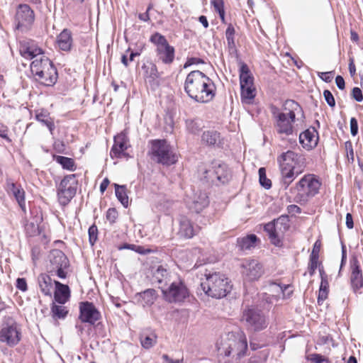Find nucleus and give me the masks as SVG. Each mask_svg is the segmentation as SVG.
<instances>
[{
    "mask_svg": "<svg viewBox=\"0 0 363 363\" xmlns=\"http://www.w3.org/2000/svg\"><path fill=\"white\" fill-rule=\"evenodd\" d=\"M21 55L27 59H34L30 64V70L37 81L45 86L54 85L57 79V69L52 61L44 55L41 48L33 43L21 44Z\"/></svg>",
    "mask_w": 363,
    "mask_h": 363,
    "instance_id": "nucleus-1",
    "label": "nucleus"
},
{
    "mask_svg": "<svg viewBox=\"0 0 363 363\" xmlns=\"http://www.w3.org/2000/svg\"><path fill=\"white\" fill-rule=\"evenodd\" d=\"M184 90L191 99L203 104L211 101L216 94L213 81L199 70L191 71L187 74Z\"/></svg>",
    "mask_w": 363,
    "mask_h": 363,
    "instance_id": "nucleus-2",
    "label": "nucleus"
},
{
    "mask_svg": "<svg viewBox=\"0 0 363 363\" xmlns=\"http://www.w3.org/2000/svg\"><path fill=\"white\" fill-rule=\"evenodd\" d=\"M206 280L201 284L202 290L208 296L221 298L225 297L231 290L228 279L219 272L206 274Z\"/></svg>",
    "mask_w": 363,
    "mask_h": 363,
    "instance_id": "nucleus-3",
    "label": "nucleus"
},
{
    "mask_svg": "<svg viewBox=\"0 0 363 363\" xmlns=\"http://www.w3.org/2000/svg\"><path fill=\"white\" fill-rule=\"evenodd\" d=\"M320 185L321 183L314 174L304 175L294 187L290 189L291 192H296L294 201L300 204L306 203L318 193Z\"/></svg>",
    "mask_w": 363,
    "mask_h": 363,
    "instance_id": "nucleus-4",
    "label": "nucleus"
},
{
    "mask_svg": "<svg viewBox=\"0 0 363 363\" xmlns=\"http://www.w3.org/2000/svg\"><path fill=\"white\" fill-rule=\"evenodd\" d=\"M247 348V338L244 333H230L226 340L221 342L218 350L220 354L226 357L232 356L240 358L243 356Z\"/></svg>",
    "mask_w": 363,
    "mask_h": 363,
    "instance_id": "nucleus-5",
    "label": "nucleus"
},
{
    "mask_svg": "<svg viewBox=\"0 0 363 363\" xmlns=\"http://www.w3.org/2000/svg\"><path fill=\"white\" fill-rule=\"evenodd\" d=\"M150 153L154 161L166 166L176 163L178 159L177 154L165 140H153Z\"/></svg>",
    "mask_w": 363,
    "mask_h": 363,
    "instance_id": "nucleus-6",
    "label": "nucleus"
},
{
    "mask_svg": "<svg viewBox=\"0 0 363 363\" xmlns=\"http://www.w3.org/2000/svg\"><path fill=\"white\" fill-rule=\"evenodd\" d=\"M35 19V12L28 4H19L14 16V30L21 33H28L32 29Z\"/></svg>",
    "mask_w": 363,
    "mask_h": 363,
    "instance_id": "nucleus-7",
    "label": "nucleus"
},
{
    "mask_svg": "<svg viewBox=\"0 0 363 363\" xmlns=\"http://www.w3.org/2000/svg\"><path fill=\"white\" fill-rule=\"evenodd\" d=\"M164 300L171 303H183L190 295L189 290L182 280L173 281L162 287Z\"/></svg>",
    "mask_w": 363,
    "mask_h": 363,
    "instance_id": "nucleus-8",
    "label": "nucleus"
},
{
    "mask_svg": "<svg viewBox=\"0 0 363 363\" xmlns=\"http://www.w3.org/2000/svg\"><path fill=\"white\" fill-rule=\"evenodd\" d=\"M241 321L247 329L252 332L262 330L268 325L265 315L257 308H249L244 310Z\"/></svg>",
    "mask_w": 363,
    "mask_h": 363,
    "instance_id": "nucleus-9",
    "label": "nucleus"
},
{
    "mask_svg": "<svg viewBox=\"0 0 363 363\" xmlns=\"http://www.w3.org/2000/svg\"><path fill=\"white\" fill-rule=\"evenodd\" d=\"M77 188L76 175L65 176L57 186V197L60 203L66 206L76 194Z\"/></svg>",
    "mask_w": 363,
    "mask_h": 363,
    "instance_id": "nucleus-10",
    "label": "nucleus"
},
{
    "mask_svg": "<svg viewBox=\"0 0 363 363\" xmlns=\"http://www.w3.org/2000/svg\"><path fill=\"white\" fill-rule=\"evenodd\" d=\"M241 268L242 275L244 279L247 281L258 280L264 272L263 265L255 259H246L243 260Z\"/></svg>",
    "mask_w": 363,
    "mask_h": 363,
    "instance_id": "nucleus-11",
    "label": "nucleus"
},
{
    "mask_svg": "<svg viewBox=\"0 0 363 363\" xmlns=\"http://www.w3.org/2000/svg\"><path fill=\"white\" fill-rule=\"evenodd\" d=\"M279 168H303L306 166V160L303 155L288 150L283 152L277 158Z\"/></svg>",
    "mask_w": 363,
    "mask_h": 363,
    "instance_id": "nucleus-12",
    "label": "nucleus"
},
{
    "mask_svg": "<svg viewBox=\"0 0 363 363\" xmlns=\"http://www.w3.org/2000/svg\"><path fill=\"white\" fill-rule=\"evenodd\" d=\"M21 340V331L16 323L6 324L0 330V342L9 347L17 345Z\"/></svg>",
    "mask_w": 363,
    "mask_h": 363,
    "instance_id": "nucleus-13",
    "label": "nucleus"
},
{
    "mask_svg": "<svg viewBox=\"0 0 363 363\" xmlns=\"http://www.w3.org/2000/svg\"><path fill=\"white\" fill-rule=\"evenodd\" d=\"M275 121L274 129L281 136H289L294 133L293 123L295 119H291L286 113L273 112Z\"/></svg>",
    "mask_w": 363,
    "mask_h": 363,
    "instance_id": "nucleus-14",
    "label": "nucleus"
},
{
    "mask_svg": "<svg viewBox=\"0 0 363 363\" xmlns=\"http://www.w3.org/2000/svg\"><path fill=\"white\" fill-rule=\"evenodd\" d=\"M101 313L93 303L84 301L79 303V318L82 323L94 325L101 319Z\"/></svg>",
    "mask_w": 363,
    "mask_h": 363,
    "instance_id": "nucleus-15",
    "label": "nucleus"
},
{
    "mask_svg": "<svg viewBox=\"0 0 363 363\" xmlns=\"http://www.w3.org/2000/svg\"><path fill=\"white\" fill-rule=\"evenodd\" d=\"M186 203L190 211L198 213L208 206L209 201L206 192L197 191L191 196H188Z\"/></svg>",
    "mask_w": 363,
    "mask_h": 363,
    "instance_id": "nucleus-16",
    "label": "nucleus"
},
{
    "mask_svg": "<svg viewBox=\"0 0 363 363\" xmlns=\"http://www.w3.org/2000/svg\"><path fill=\"white\" fill-rule=\"evenodd\" d=\"M6 191L12 194L21 210L26 212L25 191L20 184H17L12 179L6 178Z\"/></svg>",
    "mask_w": 363,
    "mask_h": 363,
    "instance_id": "nucleus-17",
    "label": "nucleus"
},
{
    "mask_svg": "<svg viewBox=\"0 0 363 363\" xmlns=\"http://www.w3.org/2000/svg\"><path fill=\"white\" fill-rule=\"evenodd\" d=\"M350 270L351 286L353 291L357 292L359 289L363 288V277L359 262L355 256H354L350 260Z\"/></svg>",
    "mask_w": 363,
    "mask_h": 363,
    "instance_id": "nucleus-18",
    "label": "nucleus"
},
{
    "mask_svg": "<svg viewBox=\"0 0 363 363\" xmlns=\"http://www.w3.org/2000/svg\"><path fill=\"white\" fill-rule=\"evenodd\" d=\"M286 221H287L286 218L281 216L277 220L265 224L264 226V229L267 233L269 238L275 245H279L281 242L278 235V230H281L279 225H285Z\"/></svg>",
    "mask_w": 363,
    "mask_h": 363,
    "instance_id": "nucleus-19",
    "label": "nucleus"
},
{
    "mask_svg": "<svg viewBox=\"0 0 363 363\" xmlns=\"http://www.w3.org/2000/svg\"><path fill=\"white\" fill-rule=\"evenodd\" d=\"M318 133L314 128H308L299 135V142L303 147L309 150L318 145Z\"/></svg>",
    "mask_w": 363,
    "mask_h": 363,
    "instance_id": "nucleus-20",
    "label": "nucleus"
},
{
    "mask_svg": "<svg viewBox=\"0 0 363 363\" xmlns=\"http://www.w3.org/2000/svg\"><path fill=\"white\" fill-rule=\"evenodd\" d=\"M38 285L40 292L46 296L52 297L55 283L48 274L42 273L38 277Z\"/></svg>",
    "mask_w": 363,
    "mask_h": 363,
    "instance_id": "nucleus-21",
    "label": "nucleus"
},
{
    "mask_svg": "<svg viewBox=\"0 0 363 363\" xmlns=\"http://www.w3.org/2000/svg\"><path fill=\"white\" fill-rule=\"evenodd\" d=\"M303 168H280L281 183L284 189H287L294 179L303 172Z\"/></svg>",
    "mask_w": 363,
    "mask_h": 363,
    "instance_id": "nucleus-22",
    "label": "nucleus"
},
{
    "mask_svg": "<svg viewBox=\"0 0 363 363\" xmlns=\"http://www.w3.org/2000/svg\"><path fill=\"white\" fill-rule=\"evenodd\" d=\"M201 142L203 145L208 147H220L223 144V139L220 136V133L217 130H208L203 132L201 137Z\"/></svg>",
    "mask_w": 363,
    "mask_h": 363,
    "instance_id": "nucleus-23",
    "label": "nucleus"
},
{
    "mask_svg": "<svg viewBox=\"0 0 363 363\" xmlns=\"http://www.w3.org/2000/svg\"><path fill=\"white\" fill-rule=\"evenodd\" d=\"M50 269L68 267L69 261L66 255L59 250H54L50 254Z\"/></svg>",
    "mask_w": 363,
    "mask_h": 363,
    "instance_id": "nucleus-24",
    "label": "nucleus"
},
{
    "mask_svg": "<svg viewBox=\"0 0 363 363\" xmlns=\"http://www.w3.org/2000/svg\"><path fill=\"white\" fill-rule=\"evenodd\" d=\"M53 292L55 301L60 304H65L70 297L69 286L59 281H56Z\"/></svg>",
    "mask_w": 363,
    "mask_h": 363,
    "instance_id": "nucleus-25",
    "label": "nucleus"
},
{
    "mask_svg": "<svg viewBox=\"0 0 363 363\" xmlns=\"http://www.w3.org/2000/svg\"><path fill=\"white\" fill-rule=\"evenodd\" d=\"M158 59L165 65H170L174 60L175 50L169 44L159 49H155Z\"/></svg>",
    "mask_w": 363,
    "mask_h": 363,
    "instance_id": "nucleus-26",
    "label": "nucleus"
},
{
    "mask_svg": "<svg viewBox=\"0 0 363 363\" xmlns=\"http://www.w3.org/2000/svg\"><path fill=\"white\" fill-rule=\"evenodd\" d=\"M128 146L125 135H118L114 138V144L111 150L110 155L111 157H121L124 155V152Z\"/></svg>",
    "mask_w": 363,
    "mask_h": 363,
    "instance_id": "nucleus-27",
    "label": "nucleus"
},
{
    "mask_svg": "<svg viewBox=\"0 0 363 363\" xmlns=\"http://www.w3.org/2000/svg\"><path fill=\"white\" fill-rule=\"evenodd\" d=\"M213 170L206 171V173H211L215 176V178L222 184L228 182L230 176V171L225 164L214 163Z\"/></svg>",
    "mask_w": 363,
    "mask_h": 363,
    "instance_id": "nucleus-28",
    "label": "nucleus"
},
{
    "mask_svg": "<svg viewBox=\"0 0 363 363\" xmlns=\"http://www.w3.org/2000/svg\"><path fill=\"white\" fill-rule=\"evenodd\" d=\"M196 233L191 220L186 216H181L179 219V234L185 238H191Z\"/></svg>",
    "mask_w": 363,
    "mask_h": 363,
    "instance_id": "nucleus-29",
    "label": "nucleus"
},
{
    "mask_svg": "<svg viewBox=\"0 0 363 363\" xmlns=\"http://www.w3.org/2000/svg\"><path fill=\"white\" fill-rule=\"evenodd\" d=\"M153 279L159 284V288L166 287L170 283V274L162 266H159L153 272Z\"/></svg>",
    "mask_w": 363,
    "mask_h": 363,
    "instance_id": "nucleus-30",
    "label": "nucleus"
},
{
    "mask_svg": "<svg viewBox=\"0 0 363 363\" xmlns=\"http://www.w3.org/2000/svg\"><path fill=\"white\" fill-rule=\"evenodd\" d=\"M57 43L60 50L69 51L72 45V33L68 29H64L57 38Z\"/></svg>",
    "mask_w": 363,
    "mask_h": 363,
    "instance_id": "nucleus-31",
    "label": "nucleus"
},
{
    "mask_svg": "<svg viewBox=\"0 0 363 363\" xmlns=\"http://www.w3.org/2000/svg\"><path fill=\"white\" fill-rule=\"evenodd\" d=\"M157 336L154 331L150 330H144L140 334V341L141 345L145 349H150L157 343Z\"/></svg>",
    "mask_w": 363,
    "mask_h": 363,
    "instance_id": "nucleus-32",
    "label": "nucleus"
},
{
    "mask_svg": "<svg viewBox=\"0 0 363 363\" xmlns=\"http://www.w3.org/2000/svg\"><path fill=\"white\" fill-rule=\"evenodd\" d=\"M284 113H286L287 116L291 119L296 118V113H301L303 117V113L301 106L294 100H286L283 104Z\"/></svg>",
    "mask_w": 363,
    "mask_h": 363,
    "instance_id": "nucleus-33",
    "label": "nucleus"
},
{
    "mask_svg": "<svg viewBox=\"0 0 363 363\" xmlns=\"http://www.w3.org/2000/svg\"><path fill=\"white\" fill-rule=\"evenodd\" d=\"M142 69L144 71V76L145 79L149 82L152 83L155 79L160 77V73L158 72L157 67L153 62H147L142 66Z\"/></svg>",
    "mask_w": 363,
    "mask_h": 363,
    "instance_id": "nucleus-34",
    "label": "nucleus"
},
{
    "mask_svg": "<svg viewBox=\"0 0 363 363\" xmlns=\"http://www.w3.org/2000/svg\"><path fill=\"white\" fill-rule=\"evenodd\" d=\"M240 86L253 85V77L250 73L248 66L242 62L240 67Z\"/></svg>",
    "mask_w": 363,
    "mask_h": 363,
    "instance_id": "nucleus-35",
    "label": "nucleus"
},
{
    "mask_svg": "<svg viewBox=\"0 0 363 363\" xmlns=\"http://www.w3.org/2000/svg\"><path fill=\"white\" fill-rule=\"evenodd\" d=\"M140 301L143 306H150L154 303L157 298L156 291L153 289H148L139 294Z\"/></svg>",
    "mask_w": 363,
    "mask_h": 363,
    "instance_id": "nucleus-36",
    "label": "nucleus"
},
{
    "mask_svg": "<svg viewBox=\"0 0 363 363\" xmlns=\"http://www.w3.org/2000/svg\"><path fill=\"white\" fill-rule=\"evenodd\" d=\"M257 238L255 235L251 234L238 239V246L242 250H250L255 246Z\"/></svg>",
    "mask_w": 363,
    "mask_h": 363,
    "instance_id": "nucleus-37",
    "label": "nucleus"
},
{
    "mask_svg": "<svg viewBox=\"0 0 363 363\" xmlns=\"http://www.w3.org/2000/svg\"><path fill=\"white\" fill-rule=\"evenodd\" d=\"M35 119L45 125L50 130V133L52 134L55 130V124L53 119L50 116L48 112L41 111L35 114Z\"/></svg>",
    "mask_w": 363,
    "mask_h": 363,
    "instance_id": "nucleus-38",
    "label": "nucleus"
},
{
    "mask_svg": "<svg viewBox=\"0 0 363 363\" xmlns=\"http://www.w3.org/2000/svg\"><path fill=\"white\" fill-rule=\"evenodd\" d=\"M240 89L242 102L245 104H251L255 97V89L253 85L240 86Z\"/></svg>",
    "mask_w": 363,
    "mask_h": 363,
    "instance_id": "nucleus-39",
    "label": "nucleus"
},
{
    "mask_svg": "<svg viewBox=\"0 0 363 363\" xmlns=\"http://www.w3.org/2000/svg\"><path fill=\"white\" fill-rule=\"evenodd\" d=\"M115 193L117 199L124 207L128 206V196L126 192V186L125 185H119L114 184Z\"/></svg>",
    "mask_w": 363,
    "mask_h": 363,
    "instance_id": "nucleus-40",
    "label": "nucleus"
},
{
    "mask_svg": "<svg viewBox=\"0 0 363 363\" xmlns=\"http://www.w3.org/2000/svg\"><path fill=\"white\" fill-rule=\"evenodd\" d=\"M329 283L327 277H323L318 291V303L322 304L327 299L329 291Z\"/></svg>",
    "mask_w": 363,
    "mask_h": 363,
    "instance_id": "nucleus-41",
    "label": "nucleus"
},
{
    "mask_svg": "<svg viewBox=\"0 0 363 363\" xmlns=\"http://www.w3.org/2000/svg\"><path fill=\"white\" fill-rule=\"evenodd\" d=\"M235 30L232 24H229L225 30V37L228 43V48L230 52H234L236 50V46L235 43Z\"/></svg>",
    "mask_w": 363,
    "mask_h": 363,
    "instance_id": "nucleus-42",
    "label": "nucleus"
},
{
    "mask_svg": "<svg viewBox=\"0 0 363 363\" xmlns=\"http://www.w3.org/2000/svg\"><path fill=\"white\" fill-rule=\"evenodd\" d=\"M187 130L192 134H197L203 128L202 121L199 119H188L186 121Z\"/></svg>",
    "mask_w": 363,
    "mask_h": 363,
    "instance_id": "nucleus-43",
    "label": "nucleus"
},
{
    "mask_svg": "<svg viewBox=\"0 0 363 363\" xmlns=\"http://www.w3.org/2000/svg\"><path fill=\"white\" fill-rule=\"evenodd\" d=\"M51 313L55 319H63L68 313V311L63 306L56 305L55 303L51 306Z\"/></svg>",
    "mask_w": 363,
    "mask_h": 363,
    "instance_id": "nucleus-44",
    "label": "nucleus"
},
{
    "mask_svg": "<svg viewBox=\"0 0 363 363\" xmlns=\"http://www.w3.org/2000/svg\"><path fill=\"white\" fill-rule=\"evenodd\" d=\"M150 41L156 46V49L161 48L169 44L166 38L157 32L150 36Z\"/></svg>",
    "mask_w": 363,
    "mask_h": 363,
    "instance_id": "nucleus-45",
    "label": "nucleus"
},
{
    "mask_svg": "<svg viewBox=\"0 0 363 363\" xmlns=\"http://www.w3.org/2000/svg\"><path fill=\"white\" fill-rule=\"evenodd\" d=\"M55 160L57 163L60 164L64 169L74 171L75 169V164L73 159L64 157L56 156Z\"/></svg>",
    "mask_w": 363,
    "mask_h": 363,
    "instance_id": "nucleus-46",
    "label": "nucleus"
},
{
    "mask_svg": "<svg viewBox=\"0 0 363 363\" xmlns=\"http://www.w3.org/2000/svg\"><path fill=\"white\" fill-rule=\"evenodd\" d=\"M258 172L260 184L267 189H269L272 186V182L270 179L267 178L265 169L264 167H261L259 169Z\"/></svg>",
    "mask_w": 363,
    "mask_h": 363,
    "instance_id": "nucleus-47",
    "label": "nucleus"
},
{
    "mask_svg": "<svg viewBox=\"0 0 363 363\" xmlns=\"http://www.w3.org/2000/svg\"><path fill=\"white\" fill-rule=\"evenodd\" d=\"M289 288H290V286L289 285H287V286L285 285V286H282L280 284L274 283V282H272L270 284V291L276 293L277 294L276 295L278 296H279L280 294H281L284 298L285 297L284 291H286L287 289H289Z\"/></svg>",
    "mask_w": 363,
    "mask_h": 363,
    "instance_id": "nucleus-48",
    "label": "nucleus"
},
{
    "mask_svg": "<svg viewBox=\"0 0 363 363\" xmlns=\"http://www.w3.org/2000/svg\"><path fill=\"white\" fill-rule=\"evenodd\" d=\"M318 259L319 255H310V260L308 264V272L310 275H313L315 273V269L318 267Z\"/></svg>",
    "mask_w": 363,
    "mask_h": 363,
    "instance_id": "nucleus-49",
    "label": "nucleus"
},
{
    "mask_svg": "<svg viewBox=\"0 0 363 363\" xmlns=\"http://www.w3.org/2000/svg\"><path fill=\"white\" fill-rule=\"evenodd\" d=\"M25 230L29 236H34L39 233L38 226L32 222L26 224Z\"/></svg>",
    "mask_w": 363,
    "mask_h": 363,
    "instance_id": "nucleus-50",
    "label": "nucleus"
},
{
    "mask_svg": "<svg viewBox=\"0 0 363 363\" xmlns=\"http://www.w3.org/2000/svg\"><path fill=\"white\" fill-rule=\"evenodd\" d=\"M89 242L91 245H94L95 242L97 240V234H98V229L97 227L95 225H92L89 228Z\"/></svg>",
    "mask_w": 363,
    "mask_h": 363,
    "instance_id": "nucleus-51",
    "label": "nucleus"
},
{
    "mask_svg": "<svg viewBox=\"0 0 363 363\" xmlns=\"http://www.w3.org/2000/svg\"><path fill=\"white\" fill-rule=\"evenodd\" d=\"M308 360H310L313 363H323L324 362H328V359H325L323 356L320 354H309L307 357Z\"/></svg>",
    "mask_w": 363,
    "mask_h": 363,
    "instance_id": "nucleus-52",
    "label": "nucleus"
},
{
    "mask_svg": "<svg viewBox=\"0 0 363 363\" xmlns=\"http://www.w3.org/2000/svg\"><path fill=\"white\" fill-rule=\"evenodd\" d=\"M118 218V212L113 208H109L106 212V219L109 221L111 224H113L116 222V218Z\"/></svg>",
    "mask_w": 363,
    "mask_h": 363,
    "instance_id": "nucleus-53",
    "label": "nucleus"
},
{
    "mask_svg": "<svg viewBox=\"0 0 363 363\" xmlns=\"http://www.w3.org/2000/svg\"><path fill=\"white\" fill-rule=\"evenodd\" d=\"M323 96H324L325 100L326 101L327 104L330 107H334L335 106V101L334 96L329 90H325L323 91Z\"/></svg>",
    "mask_w": 363,
    "mask_h": 363,
    "instance_id": "nucleus-54",
    "label": "nucleus"
},
{
    "mask_svg": "<svg viewBox=\"0 0 363 363\" xmlns=\"http://www.w3.org/2000/svg\"><path fill=\"white\" fill-rule=\"evenodd\" d=\"M352 96L357 102L363 101L362 91L359 87H354L352 90Z\"/></svg>",
    "mask_w": 363,
    "mask_h": 363,
    "instance_id": "nucleus-55",
    "label": "nucleus"
},
{
    "mask_svg": "<svg viewBox=\"0 0 363 363\" xmlns=\"http://www.w3.org/2000/svg\"><path fill=\"white\" fill-rule=\"evenodd\" d=\"M9 128L7 126L0 123V137L11 143V140L8 135Z\"/></svg>",
    "mask_w": 363,
    "mask_h": 363,
    "instance_id": "nucleus-56",
    "label": "nucleus"
},
{
    "mask_svg": "<svg viewBox=\"0 0 363 363\" xmlns=\"http://www.w3.org/2000/svg\"><path fill=\"white\" fill-rule=\"evenodd\" d=\"M350 132L352 136H355L358 133V123L355 118L350 119Z\"/></svg>",
    "mask_w": 363,
    "mask_h": 363,
    "instance_id": "nucleus-57",
    "label": "nucleus"
},
{
    "mask_svg": "<svg viewBox=\"0 0 363 363\" xmlns=\"http://www.w3.org/2000/svg\"><path fill=\"white\" fill-rule=\"evenodd\" d=\"M124 248L132 249V250H135V252H138L139 254H142V255H144V254H146L147 252H150V250H145L144 247H143L141 246H136L134 245H125Z\"/></svg>",
    "mask_w": 363,
    "mask_h": 363,
    "instance_id": "nucleus-58",
    "label": "nucleus"
},
{
    "mask_svg": "<svg viewBox=\"0 0 363 363\" xmlns=\"http://www.w3.org/2000/svg\"><path fill=\"white\" fill-rule=\"evenodd\" d=\"M16 288L22 291H26L28 289L27 282L24 278H18L16 280Z\"/></svg>",
    "mask_w": 363,
    "mask_h": 363,
    "instance_id": "nucleus-59",
    "label": "nucleus"
},
{
    "mask_svg": "<svg viewBox=\"0 0 363 363\" xmlns=\"http://www.w3.org/2000/svg\"><path fill=\"white\" fill-rule=\"evenodd\" d=\"M204 63V61L202 59L197 58V57H191L187 59L186 62H185L184 67L186 68L187 67L192 65H197V64H203Z\"/></svg>",
    "mask_w": 363,
    "mask_h": 363,
    "instance_id": "nucleus-60",
    "label": "nucleus"
},
{
    "mask_svg": "<svg viewBox=\"0 0 363 363\" xmlns=\"http://www.w3.org/2000/svg\"><path fill=\"white\" fill-rule=\"evenodd\" d=\"M345 147L347 151V157H350L351 160L353 161L354 160V150H353L352 144L351 141L348 140V141L345 142Z\"/></svg>",
    "mask_w": 363,
    "mask_h": 363,
    "instance_id": "nucleus-61",
    "label": "nucleus"
},
{
    "mask_svg": "<svg viewBox=\"0 0 363 363\" xmlns=\"http://www.w3.org/2000/svg\"><path fill=\"white\" fill-rule=\"evenodd\" d=\"M319 77L325 82H330L333 77L332 72H321Z\"/></svg>",
    "mask_w": 363,
    "mask_h": 363,
    "instance_id": "nucleus-62",
    "label": "nucleus"
},
{
    "mask_svg": "<svg viewBox=\"0 0 363 363\" xmlns=\"http://www.w3.org/2000/svg\"><path fill=\"white\" fill-rule=\"evenodd\" d=\"M211 4L217 12L224 10L223 0H212Z\"/></svg>",
    "mask_w": 363,
    "mask_h": 363,
    "instance_id": "nucleus-63",
    "label": "nucleus"
},
{
    "mask_svg": "<svg viewBox=\"0 0 363 363\" xmlns=\"http://www.w3.org/2000/svg\"><path fill=\"white\" fill-rule=\"evenodd\" d=\"M67 267H59L54 269H50V272H55L58 277L64 279L66 277V272L64 271Z\"/></svg>",
    "mask_w": 363,
    "mask_h": 363,
    "instance_id": "nucleus-64",
    "label": "nucleus"
}]
</instances>
